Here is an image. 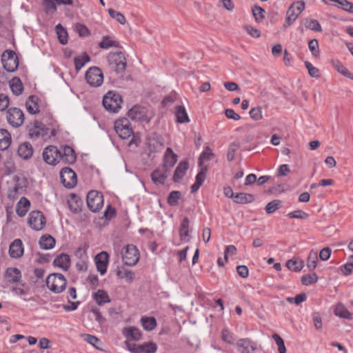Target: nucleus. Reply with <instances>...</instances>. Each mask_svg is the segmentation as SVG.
<instances>
[{
  "label": "nucleus",
  "mask_w": 353,
  "mask_h": 353,
  "mask_svg": "<svg viewBox=\"0 0 353 353\" xmlns=\"http://www.w3.org/2000/svg\"><path fill=\"white\" fill-rule=\"evenodd\" d=\"M9 105V98L5 94H0V111L6 110Z\"/></svg>",
  "instance_id": "nucleus-62"
},
{
  "label": "nucleus",
  "mask_w": 353,
  "mask_h": 353,
  "mask_svg": "<svg viewBox=\"0 0 353 353\" xmlns=\"http://www.w3.org/2000/svg\"><path fill=\"white\" fill-rule=\"evenodd\" d=\"M53 264L64 270H67L70 265V256L67 254L62 253L54 259Z\"/></svg>",
  "instance_id": "nucleus-23"
},
{
  "label": "nucleus",
  "mask_w": 353,
  "mask_h": 353,
  "mask_svg": "<svg viewBox=\"0 0 353 353\" xmlns=\"http://www.w3.org/2000/svg\"><path fill=\"white\" fill-rule=\"evenodd\" d=\"M69 208L71 211L74 213H78L81 212V208L83 206V201L76 194H71L70 199L68 201Z\"/></svg>",
  "instance_id": "nucleus-26"
},
{
  "label": "nucleus",
  "mask_w": 353,
  "mask_h": 353,
  "mask_svg": "<svg viewBox=\"0 0 353 353\" xmlns=\"http://www.w3.org/2000/svg\"><path fill=\"white\" fill-rule=\"evenodd\" d=\"M175 117L177 123H185L190 122L188 113L183 106L176 105L175 107Z\"/></svg>",
  "instance_id": "nucleus-29"
},
{
  "label": "nucleus",
  "mask_w": 353,
  "mask_h": 353,
  "mask_svg": "<svg viewBox=\"0 0 353 353\" xmlns=\"http://www.w3.org/2000/svg\"><path fill=\"white\" fill-rule=\"evenodd\" d=\"M312 320L315 328L317 330H321L323 327L322 319L319 312H314L312 314Z\"/></svg>",
  "instance_id": "nucleus-58"
},
{
  "label": "nucleus",
  "mask_w": 353,
  "mask_h": 353,
  "mask_svg": "<svg viewBox=\"0 0 353 353\" xmlns=\"http://www.w3.org/2000/svg\"><path fill=\"white\" fill-rule=\"evenodd\" d=\"M4 276L8 282L13 283L20 280L21 274L17 268H8L6 269Z\"/></svg>",
  "instance_id": "nucleus-22"
},
{
  "label": "nucleus",
  "mask_w": 353,
  "mask_h": 353,
  "mask_svg": "<svg viewBox=\"0 0 353 353\" xmlns=\"http://www.w3.org/2000/svg\"><path fill=\"white\" fill-rule=\"evenodd\" d=\"M305 8V2L302 0L297 1L293 3L287 11V17L285 23L284 24V27H288L299 16V14L303 12Z\"/></svg>",
  "instance_id": "nucleus-8"
},
{
  "label": "nucleus",
  "mask_w": 353,
  "mask_h": 353,
  "mask_svg": "<svg viewBox=\"0 0 353 353\" xmlns=\"http://www.w3.org/2000/svg\"><path fill=\"white\" fill-rule=\"evenodd\" d=\"M9 254L12 258H19L23 254V247L21 239H15L10 245Z\"/></svg>",
  "instance_id": "nucleus-20"
},
{
  "label": "nucleus",
  "mask_w": 353,
  "mask_h": 353,
  "mask_svg": "<svg viewBox=\"0 0 353 353\" xmlns=\"http://www.w3.org/2000/svg\"><path fill=\"white\" fill-rule=\"evenodd\" d=\"M305 65L308 70L310 77L313 78H319L320 77V71L318 68L313 66L309 61H305Z\"/></svg>",
  "instance_id": "nucleus-54"
},
{
  "label": "nucleus",
  "mask_w": 353,
  "mask_h": 353,
  "mask_svg": "<svg viewBox=\"0 0 353 353\" xmlns=\"http://www.w3.org/2000/svg\"><path fill=\"white\" fill-rule=\"evenodd\" d=\"M306 28H309L312 30L316 31V32H321V26L319 21L316 19H312L310 20L308 23L306 25Z\"/></svg>",
  "instance_id": "nucleus-61"
},
{
  "label": "nucleus",
  "mask_w": 353,
  "mask_h": 353,
  "mask_svg": "<svg viewBox=\"0 0 353 353\" xmlns=\"http://www.w3.org/2000/svg\"><path fill=\"white\" fill-rule=\"evenodd\" d=\"M286 267L294 272H299L304 267V262L302 260L292 259L286 262Z\"/></svg>",
  "instance_id": "nucleus-39"
},
{
  "label": "nucleus",
  "mask_w": 353,
  "mask_h": 353,
  "mask_svg": "<svg viewBox=\"0 0 353 353\" xmlns=\"http://www.w3.org/2000/svg\"><path fill=\"white\" fill-rule=\"evenodd\" d=\"M60 179L63 186L68 189L74 188L77 183L76 173L68 167L61 169L60 172Z\"/></svg>",
  "instance_id": "nucleus-12"
},
{
  "label": "nucleus",
  "mask_w": 353,
  "mask_h": 353,
  "mask_svg": "<svg viewBox=\"0 0 353 353\" xmlns=\"http://www.w3.org/2000/svg\"><path fill=\"white\" fill-rule=\"evenodd\" d=\"M108 62L110 69L117 73L123 72L126 69V59L121 51L110 52L108 57Z\"/></svg>",
  "instance_id": "nucleus-3"
},
{
  "label": "nucleus",
  "mask_w": 353,
  "mask_h": 353,
  "mask_svg": "<svg viewBox=\"0 0 353 353\" xmlns=\"http://www.w3.org/2000/svg\"><path fill=\"white\" fill-rule=\"evenodd\" d=\"M214 157V153L209 146H206L203 152L201 154L199 159V166H201L203 162L210 161Z\"/></svg>",
  "instance_id": "nucleus-42"
},
{
  "label": "nucleus",
  "mask_w": 353,
  "mask_h": 353,
  "mask_svg": "<svg viewBox=\"0 0 353 353\" xmlns=\"http://www.w3.org/2000/svg\"><path fill=\"white\" fill-rule=\"evenodd\" d=\"M238 350L241 353H252L256 350V345L249 339H239L236 343Z\"/></svg>",
  "instance_id": "nucleus-18"
},
{
  "label": "nucleus",
  "mask_w": 353,
  "mask_h": 353,
  "mask_svg": "<svg viewBox=\"0 0 353 353\" xmlns=\"http://www.w3.org/2000/svg\"><path fill=\"white\" fill-rule=\"evenodd\" d=\"M181 198V193L179 191H172L168 197V203L172 206L176 205Z\"/></svg>",
  "instance_id": "nucleus-46"
},
{
  "label": "nucleus",
  "mask_w": 353,
  "mask_h": 353,
  "mask_svg": "<svg viewBox=\"0 0 353 353\" xmlns=\"http://www.w3.org/2000/svg\"><path fill=\"white\" fill-rule=\"evenodd\" d=\"M168 173L169 170L163 167L158 168L151 173V179L155 184H164Z\"/></svg>",
  "instance_id": "nucleus-19"
},
{
  "label": "nucleus",
  "mask_w": 353,
  "mask_h": 353,
  "mask_svg": "<svg viewBox=\"0 0 353 353\" xmlns=\"http://www.w3.org/2000/svg\"><path fill=\"white\" fill-rule=\"evenodd\" d=\"M1 61L4 69L9 72L15 71L18 68V58L12 50H6L2 54Z\"/></svg>",
  "instance_id": "nucleus-9"
},
{
  "label": "nucleus",
  "mask_w": 353,
  "mask_h": 353,
  "mask_svg": "<svg viewBox=\"0 0 353 353\" xmlns=\"http://www.w3.org/2000/svg\"><path fill=\"white\" fill-rule=\"evenodd\" d=\"M17 152L20 157L28 159L32 156L33 148L30 143L24 142L19 145Z\"/></svg>",
  "instance_id": "nucleus-24"
},
{
  "label": "nucleus",
  "mask_w": 353,
  "mask_h": 353,
  "mask_svg": "<svg viewBox=\"0 0 353 353\" xmlns=\"http://www.w3.org/2000/svg\"><path fill=\"white\" fill-rule=\"evenodd\" d=\"M272 339L274 340L278 346L279 352L286 353V348L283 339L278 334H274L272 335Z\"/></svg>",
  "instance_id": "nucleus-52"
},
{
  "label": "nucleus",
  "mask_w": 353,
  "mask_h": 353,
  "mask_svg": "<svg viewBox=\"0 0 353 353\" xmlns=\"http://www.w3.org/2000/svg\"><path fill=\"white\" fill-rule=\"evenodd\" d=\"M60 152V160H62L65 163L73 164L76 162L77 156L72 148L69 145H62L59 149Z\"/></svg>",
  "instance_id": "nucleus-16"
},
{
  "label": "nucleus",
  "mask_w": 353,
  "mask_h": 353,
  "mask_svg": "<svg viewBox=\"0 0 353 353\" xmlns=\"http://www.w3.org/2000/svg\"><path fill=\"white\" fill-rule=\"evenodd\" d=\"M109 261V255L105 252L102 251L97 254L94 258V261L97 265V271L103 275L107 271V266Z\"/></svg>",
  "instance_id": "nucleus-17"
},
{
  "label": "nucleus",
  "mask_w": 353,
  "mask_h": 353,
  "mask_svg": "<svg viewBox=\"0 0 353 353\" xmlns=\"http://www.w3.org/2000/svg\"><path fill=\"white\" fill-rule=\"evenodd\" d=\"M10 88L12 93L17 96L21 94L23 90V85L19 77L12 78L10 82Z\"/></svg>",
  "instance_id": "nucleus-34"
},
{
  "label": "nucleus",
  "mask_w": 353,
  "mask_h": 353,
  "mask_svg": "<svg viewBox=\"0 0 353 353\" xmlns=\"http://www.w3.org/2000/svg\"><path fill=\"white\" fill-rule=\"evenodd\" d=\"M38 101L39 99L35 95H31L28 97V100L26 102V106L27 108V111L30 114H36L39 112Z\"/></svg>",
  "instance_id": "nucleus-25"
},
{
  "label": "nucleus",
  "mask_w": 353,
  "mask_h": 353,
  "mask_svg": "<svg viewBox=\"0 0 353 353\" xmlns=\"http://www.w3.org/2000/svg\"><path fill=\"white\" fill-rule=\"evenodd\" d=\"M122 260L125 265L133 266L139 259V254L137 248L133 245H127L121 252Z\"/></svg>",
  "instance_id": "nucleus-6"
},
{
  "label": "nucleus",
  "mask_w": 353,
  "mask_h": 353,
  "mask_svg": "<svg viewBox=\"0 0 353 353\" xmlns=\"http://www.w3.org/2000/svg\"><path fill=\"white\" fill-rule=\"evenodd\" d=\"M55 29L59 42L63 45L66 44L68 43V33L66 30L60 23L56 26Z\"/></svg>",
  "instance_id": "nucleus-40"
},
{
  "label": "nucleus",
  "mask_w": 353,
  "mask_h": 353,
  "mask_svg": "<svg viewBox=\"0 0 353 353\" xmlns=\"http://www.w3.org/2000/svg\"><path fill=\"white\" fill-rule=\"evenodd\" d=\"M117 275L121 279H125L130 282L133 280L134 276V272L128 270H118Z\"/></svg>",
  "instance_id": "nucleus-51"
},
{
  "label": "nucleus",
  "mask_w": 353,
  "mask_h": 353,
  "mask_svg": "<svg viewBox=\"0 0 353 353\" xmlns=\"http://www.w3.org/2000/svg\"><path fill=\"white\" fill-rule=\"evenodd\" d=\"M339 8L343 10L353 14V3L347 0H341L339 3Z\"/></svg>",
  "instance_id": "nucleus-59"
},
{
  "label": "nucleus",
  "mask_w": 353,
  "mask_h": 353,
  "mask_svg": "<svg viewBox=\"0 0 353 353\" xmlns=\"http://www.w3.org/2000/svg\"><path fill=\"white\" fill-rule=\"evenodd\" d=\"M87 205L93 212L99 211L103 205V194L96 190L90 191L87 195Z\"/></svg>",
  "instance_id": "nucleus-7"
},
{
  "label": "nucleus",
  "mask_w": 353,
  "mask_h": 353,
  "mask_svg": "<svg viewBox=\"0 0 353 353\" xmlns=\"http://www.w3.org/2000/svg\"><path fill=\"white\" fill-rule=\"evenodd\" d=\"M123 102L121 96L113 91H109L103 98V105L110 112H117Z\"/></svg>",
  "instance_id": "nucleus-4"
},
{
  "label": "nucleus",
  "mask_w": 353,
  "mask_h": 353,
  "mask_svg": "<svg viewBox=\"0 0 353 353\" xmlns=\"http://www.w3.org/2000/svg\"><path fill=\"white\" fill-rule=\"evenodd\" d=\"M123 332L128 339L139 341L141 338V331L135 327H125L123 329Z\"/></svg>",
  "instance_id": "nucleus-31"
},
{
  "label": "nucleus",
  "mask_w": 353,
  "mask_h": 353,
  "mask_svg": "<svg viewBox=\"0 0 353 353\" xmlns=\"http://www.w3.org/2000/svg\"><path fill=\"white\" fill-rule=\"evenodd\" d=\"M287 216L289 218H293V219H307L309 217V214L301 210H297L293 212H291L287 214Z\"/></svg>",
  "instance_id": "nucleus-50"
},
{
  "label": "nucleus",
  "mask_w": 353,
  "mask_h": 353,
  "mask_svg": "<svg viewBox=\"0 0 353 353\" xmlns=\"http://www.w3.org/2000/svg\"><path fill=\"white\" fill-rule=\"evenodd\" d=\"M128 117L134 121L147 123L150 121V118L147 115L146 108L139 105H134L128 111Z\"/></svg>",
  "instance_id": "nucleus-15"
},
{
  "label": "nucleus",
  "mask_w": 353,
  "mask_h": 353,
  "mask_svg": "<svg viewBox=\"0 0 353 353\" xmlns=\"http://www.w3.org/2000/svg\"><path fill=\"white\" fill-rule=\"evenodd\" d=\"M93 298L99 305L110 303L111 301L108 293L103 290H98L94 293Z\"/></svg>",
  "instance_id": "nucleus-33"
},
{
  "label": "nucleus",
  "mask_w": 353,
  "mask_h": 353,
  "mask_svg": "<svg viewBox=\"0 0 353 353\" xmlns=\"http://www.w3.org/2000/svg\"><path fill=\"white\" fill-rule=\"evenodd\" d=\"M12 138L10 134L5 129H0V150H6L11 144Z\"/></svg>",
  "instance_id": "nucleus-28"
},
{
  "label": "nucleus",
  "mask_w": 353,
  "mask_h": 353,
  "mask_svg": "<svg viewBox=\"0 0 353 353\" xmlns=\"http://www.w3.org/2000/svg\"><path fill=\"white\" fill-rule=\"evenodd\" d=\"M29 225L34 230H41L46 225V218L40 211H32L28 219Z\"/></svg>",
  "instance_id": "nucleus-13"
},
{
  "label": "nucleus",
  "mask_w": 353,
  "mask_h": 353,
  "mask_svg": "<svg viewBox=\"0 0 353 353\" xmlns=\"http://www.w3.org/2000/svg\"><path fill=\"white\" fill-rule=\"evenodd\" d=\"M225 115L228 119L234 121H238L241 119L240 115L236 113L232 109H226L225 110Z\"/></svg>",
  "instance_id": "nucleus-63"
},
{
  "label": "nucleus",
  "mask_w": 353,
  "mask_h": 353,
  "mask_svg": "<svg viewBox=\"0 0 353 353\" xmlns=\"http://www.w3.org/2000/svg\"><path fill=\"white\" fill-rule=\"evenodd\" d=\"M28 138L33 140H45L48 137L50 128L46 127L43 123L35 120L34 122L29 123L26 125Z\"/></svg>",
  "instance_id": "nucleus-1"
},
{
  "label": "nucleus",
  "mask_w": 353,
  "mask_h": 353,
  "mask_svg": "<svg viewBox=\"0 0 353 353\" xmlns=\"http://www.w3.org/2000/svg\"><path fill=\"white\" fill-rule=\"evenodd\" d=\"M141 323L143 327L147 331L153 330L157 326V321L154 317L143 316L141 319Z\"/></svg>",
  "instance_id": "nucleus-36"
},
{
  "label": "nucleus",
  "mask_w": 353,
  "mask_h": 353,
  "mask_svg": "<svg viewBox=\"0 0 353 353\" xmlns=\"http://www.w3.org/2000/svg\"><path fill=\"white\" fill-rule=\"evenodd\" d=\"M250 117L255 121L261 119L263 118L261 108L256 107L252 108L250 110Z\"/></svg>",
  "instance_id": "nucleus-57"
},
{
  "label": "nucleus",
  "mask_w": 353,
  "mask_h": 353,
  "mask_svg": "<svg viewBox=\"0 0 353 353\" xmlns=\"http://www.w3.org/2000/svg\"><path fill=\"white\" fill-rule=\"evenodd\" d=\"M319 261L317 252L315 251H310L307 259V266L310 270H313L316 268Z\"/></svg>",
  "instance_id": "nucleus-41"
},
{
  "label": "nucleus",
  "mask_w": 353,
  "mask_h": 353,
  "mask_svg": "<svg viewBox=\"0 0 353 353\" xmlns=\"http://www.w3.org/2000/svg\"><path fill=\"white\" fill-rule=\"evenodd\" d=\"M85 78L87 83L92 87L97 88L103 82V74L97 66L90 67L85 72Z\"/></svg>",
  "instance_id": "nucleus-5"
},
{
  "label": "nucleus",
  "mask_w": 353,
  "mask_h": 353,
  "mask_svg": "<svg viewBox=\"0 0 353 353\" xmlns=\"http://www.w3.org/2000/svg\"><path fill=\"white\" fill-rule=\"evenodd\" d=\"M188 169V163L187 161H181L177 165L173 175V181L179 182L185 175Z\"/></svg>",
  "instance_id": "nucleus-27"
},
{
  "label": "nucleus",
  "mask_w": 353,
  "mask_h": 353,
  "mask_svg": "<svg viewBox=\"0 0 353 353\" xmlns=\"http://www.w3.org/2000/svg\"><path fill=\"white\" fill-rule=\"evenodd\" d=\"M99 46L103 49H108L110 47H119V43L112 40L110 37L105 36L99 43Z\"/></svg>",
  "instance_id": "nucleus-43"
},
{
  "label": "nucleus",
  "mask_w": 353,
  "mask_h": 353,
  "mask_svg": "<svg viewBox=\"0 0 353 353\" xmlns=\"http://www.w3.org/2000/svg\"><path fill=\"white\" fill-rule=\"evenodd\" d=\"M240 145L236 142H232L230 144L227 152V159L232 161L234 159L236 151L239 148Z\"/></svg>",
  "instance_id": "nucleus-49"
},
{
  "label": "nucleus",
  "mask_w": 353,
  "mask_h": 353,
  "mask_svg": "<svg viewBox=\"0 0 353 353\" xmlns=\"http://www.w3.org/2000/svg\"><path fill=\"white\" fill-rule=\"evenodd\" d=\"M59 149L54 145L46 147L43 152V161L49 165H56L60 161Z\"/></svg>",
  "instance_id": "nucleus-14"
},
{
  "label": "nucleus",
  "mask_w": 353,
  "mask_h": 353,
  "mask_svg": "<svg viewBox=\"0 0 353 353\" xmlns=\"http://www.w3.org/2000/svg\"><path fill=\"white\" fill-rule=\"evenodd\" d=\"M334 314L341 318L352 319V314L342 303H338L336 305L334 309Z\"/></svg>",
  "instance_id": "nucleus-37"
},
{
  "label": "nucleus",
  "mask_w": 353,
  "mask_h": 353,
  "mask_svg": "<svg viewBox=\"0 0 353 353\" xmlns=\"http://www.w3.org/2000/svg\"><path fill=\"white\" fill-rule=\"evenodd\" d=\"M108 11L110 16L120 24L124 25L126 23L125 17L121 12H117L112 8H109Z\"/></svg>",
  "instance_id": "nucleus-44"
},
{
  "label": "nucleus",
  "mask_w": 353,
  "mask_h": 353,
  "mask_svg": "<svg viewBox=\"0 0 353 353\" xmlns=\"http://www.w3.org/2000/svg\"><path fill=\"white\" fill-rule=\"evenodd\" d=\"M318 281V276L316 273L311 274H305L301 276V282L305 285H309L312 283H316Z\"/></svg>",
  "instance_id": "nucleus-48"
},
{
  "label": "nucleus",
  "mask_w": 353,
  "mask_h": 353,
  "mask_svg": "<svg viewBox=\"0 0 353 353\" xmlns=\"http://www.w3.org/2000/svg\"><path fill=\"white\" fill-rule=\"evenodd\" d=\"M163 145L161 142L152 139L148 143V149L150 153L160 152L163 150Z\"/></svg>",
  "instance_id": "nucleus-47"
},
{
  "label": "nucleus",
  "mask_w": 353,
  "mask_h": 353,
  "mask_svg": "<svg viewBox=\"0 0 353 353\" xmlns=\"http://www.w3.org/2000/svg\"><path fill=\"white\" fill-rule=\"evenodd\" d=\"M190 221L188 217H184L179 228V236L181 241H184L189 235Z\"/></svg>",
  "instance_id": "nucleus-38"
},
{
  "label": "nucleus",
  "mask_w": 353,
  "mask_h": 353,
  "mask_svg": "<svg viewBox=\"0 0 353 353\" xmlns=\"http://www.w3.org/2000/svg\"><path fill=\"white\" fill-rule=\"evenodd\" d=\"M66 284L65 276L60 273L50 274L46 279L48 288L56 294H59L65 290Z\"/></svg>",
  "instance_id": "nucleus-2"
},
{
  "label": "nucleus",
  "mask_w": 353,
  "mask_h": 353,
  "mask_svg": "<svg viewBox=\"0 0 353 353\" xmlns=\"http://www.w3.org/2000/svg\"><path fill=\"white\" fill-rule=\"evenodd\" d=\"M90 61V58L86 52H83L81 54V55L74 57V63L75 70L77 71H79L81 69V68H83L84 65L86 63H88Z\"/></svg>",
  "instance_id": "nucleus-35"
},
{
  "label": "nucleus",
  "mask_w": 353,
  "mask_h": 353,
  "mask_svg": "<svg viewBox=\"0 0 353 353\" xmlns=\"http://www.w3.org/2000/svg\"><path fill=\"white\" fill-rule=\"evenodd\" d=\"M252 13L256 21H260L265 18V10L259 6L252 8Z\"/></svg>",
  "instance_id": "nucleus-53"
},
{
  "label": "nucleus",
  "mask_w": 353,
  "mask_h": 353,
  "mask_svg": "<svg viewBox=\"0 0 353 353\" xmlns=\"http://www.w3.org/2000/svg\"><path fill=\"white\" fill-rule=\"evenodd\" d=\"M254 201V196L252 194L239 192L235 194L234 202L238 204L250 203Z\"/></svg>",
  "instance_id": "nucleus-30"
},
{
  "label": "nucleus",
  "mask_w": 353,
  "mask_h": 353,
  "mask_svg": "<svg viewBox=\"0 0 353 353\" xmlns=\"http://www.w3.org/2000/svg\"><path fill=\"white\" fill-rule=\"evenodd\" d=\"M84 340L87 341L88 343L93 345L97 350H101L99 346H97V343L100 342V340L96 336L90 334H85Z\"/></svg>",
  "instance_id": "nucleus-60"
},
{
  "label": "nucleus",
  "mask_w": 353,
  "mask_h": 353,
  "mask_svg": "<svg viewBox=\"0 0 353 353\" xmlns=\"http://www.w3.org/2000/svg\"><path fill=\"white\" fill-rule=\"evenodd\" d=\"M177 161V155L170 148H168L164 155V163L163 167L165 169H169L173 167Z\"/></svg>",
  "instance_id": "nucleus-21"
},
{
  "label": "nucleus",
  "mask_w": 353,
  "mask_h": 353,
  "mask_svg": "<svg viewBox=\"0 0 353 353\" xmlns=\"http://www.w3.org/2000/svg\"><path fill=\"white\" fill-rule=\"evenodd\" d=\"M75 29L76 31L78 32L79 35L82 37H88L90 34L88 28L85 26L80 23H76Z\"/></svg>",
  "instance_id": "nucleus-55"
},
{
  "label": "nucleus",
  "mask_w": 353,
  "mask_h": 353,
  "mask_svg": "<svg viewBox=\"0 0 353 353\" xmlns=\"http://www.w3.org/2000/svg\"><path fill=\"white\" fill-rule=\"evenodd\" d=\"M114 130L123 139H128L133 133L130 121L126 118L117 120L114 122Z\"/></svg>",
  "instance_id": "nucleus-10"
},
{
  "label": "nucleus",
  "mask_w": 353,
  "mask_h": 353,
  "mask_svg": "<svg viewBox=\"0 0 353 353\" xmlns=\"http://www.w3.org/2000/svg\"><path fill=\"white\" fill-rule=\"evenodd\" d=\"M6 119L8 123L14 128L21 126L24 121V114L18 108H10L6 112Z\"/></svg>",
  "instance_id": "nucleus-11"
},
{
  "label": "nucleus",
  "mask_w": 353,
  "mask_h": 353,
  "mask_svg": "<svg viewBox=\"0 0 353 353\" xmlns=\"http://www.w3.org/2000/svg\"><path fill=\"white\" fill-rule=\"evenodd\" d=\"M55 239L49 234L43 235L39 241L40 247L43 250L52 249L55 245Z\"/></svg>",
  "instance_id": "nucleus-32"
},
{
  "label": "nucleus",
  "mask_w": 353,
  "mask_h": 353,
  "mask_svg": "<svg viewBox=\"0 0 353 353\" xmlns=\"http://www.w3.org/2000/svg\"><path fill=\"white\" fill-rule=\"evenodd\" d=\"M308 47L312 54L314 57H318L319 54V43L316 39H312L308 43Z\"/></svg>",
  "instance_id": "nucleus-56"
},
{
  "label": "nucleus",
  "mask_w": 353,
  "mask_h": 353,
  "mask_svg": "<svg viewBox=\"0 0 353 353\" xmlns=\"http://www.w3.org/2000/svg\"><path fill=\"white\" fill-rule=\"evenodd\" d=\"M282 201L281 200H273L269 202L265 206V210L268 214H272L281 207Z\"/></svg>",
  "instance_id": "nucleus-45"
},
{
  "label": "nucleus",
  "mask_w": 353,
  "mask_h": 353,
  "mask_svg": "<svg viewBox=\"0 0 353 353\" xmlns=\"http://www.w3.org/2000/svg\"><path fill=\"white\" fill-rule=\"evenodd\" d=\"M43 5L47 12H55L57 10L56 3L54 0H44Z\"/></svg>",
  "instance_id": "nucleus-64"
}]
</instances>
